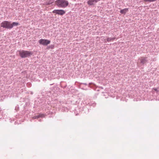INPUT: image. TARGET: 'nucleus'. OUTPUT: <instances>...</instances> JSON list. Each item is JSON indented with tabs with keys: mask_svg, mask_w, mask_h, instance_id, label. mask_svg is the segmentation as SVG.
Masks as SVG:
<instances>
[{
	"mask_svg": "<svg viewBox=\"0 0 159 159\" xmlns=\"http://www.w3.org/2000/svg\"><path fill=\"white\" fill-rule=\"evenodd\" d=\"M55 3L59 7L65 8L68 6L69 3L66 0H57Z\"/></svg>",
	"mask_w": 159,
	"mask_h": 159,
	"instance_id": "f257e3e1",
	"label": "nucleus"
},
{
	"mask_svg": "<svg viewBox=\"0 0 159 159\" xmlns=\"http://www.w3.org/2000/svg\"><path fill=\"white\" fill-rule=\"evenodd\" d=\"M19 54L22 58H25L32 54V53L30 51H19Z\"/></svg>",
	"mask_w": 159,
	"mask_h": 159,
	"instance_id": "f03ea898",
	"label": "nucleus"
},
{
	"mask_svg": "<svg viewBox=\"0 0 159 159\" xmlns=\"http://www.w3.org/2000/svg\"><path fill=\"white\" fill-rule=\"evenodd\" d=\"M1 27L6 29H11V22L4 21L1 24Z\"/></svg>",
	"mask_w": 159,
	"mask_h": 159,
	"instance_id": "7ed1b4c3",
	"label": "nucleus"
},
{
	"mask_svg": "<svg viewBox=\"0 0 159 159\" xmlns=\"http://www.w3.org/2000/svg\"><path fill=\"white\" fill-rule=\"evenodd\" d=\"M39 44L44 46H47L50 44V41L47 39H41L39 40Z\"/></svg>",
	"mask_w": 159,
	"mask_h": 159,
	"instance_id": "20e7f679",
	"label": "nucleus"
},
{
	"mask_svg": "<svg viewBox=\"0 0 159 159\" xmlns=\"http://www.w3.org/2000/svg\"><path fill=\"white\" fill-rule=\"evenodd\" d=\"M52 13L62 16L65 13V11L63 10H55L52 11Z\"/></svg>",
	"mask_w": 159,
	"mask_h": 159,
	"instance_id": "39448f33",
	"label": "nucleus"
},
{
	"mask_svg": "<svg viewBox=\"0 0 159 159\" xmlns=\"http://www.w3.org/2000/svg\"><path fill=\"white\" fill-rule=\"evenodd\" d=\"M139 60L140 61V63L142 64H144L146 63L148 61L147 58V57H141L139 59Z\"/></svg>",
	"mask_w": 159,
	"mask_h": 159,
	"instance_id": "423d86ee",
	"label": "nucleus"
},
{
	"mask_svg": "<svg viewBox=\"0 0 159 159\" xmlns=\"http://www.w3.org/2000/svg\"><path fill=\"white\" fill-rule=\"evenodd\" d=\"M99 0H88L87 3L89 5H92L99 1Z\"/></svg>",
	"mask_w": 159,
	"mask_h": 159,
	"instance_id": "0eeeda50",
	"label": "nucleus"
},
{
	"mask_svg": "<svg viewBox=\"0 0 159 159\" xmlns=\"http://www.w3.org/2000/svg\"><path fill=\"white\" fill-rule=\"evenodd\" d=\"M128 11V8H125L120 11V13L122 14H125Z\"/></svg>",
	"mask_w": 159,
	"mask_h": 159,
	"instance_id": "6e6552de",
	"label": "nucleus"
},
{
	"mask_svg": "<svg viewBox=\"0 0 159 159\" xmlns=\"http://www.w3.org/2000/svg\"><path fill=\"white\" fill-rule=\"evenodd\" d=\"M19 24L18 23L16 22H13L12 23L11 22V29L14 26H16L19 25Z\"/></svg>",
	"mask_w": 159,
	"mask_h": 159,
	"instance_id": "1a4fd4ad",
	"label": "nucleus"
},
{
	"mask_svg": "<svg viewBox=\"0 0 159 159\" xmlns=\"http://www.w3.org/2000/svg\"><path fill=\"white\" fill-rule=\"evenodd\" d=\"M54 1V0H50L48 2H46L44 4L46 5H48L52 3Z\"/></svg>",
	"mask_w": 159,
	"mask_h": 159,
	"instance_id": "9d476101",
	"label": "nucleus"
},
{
	"mask_svg": "<svg viewBox=\"0 0 159 159\" xmlns=\"http://www.w3.org/2000/svg\"><path fill=\"white\" fill-rule=\"evenodd\" d=\"M116 39L115 37L113 38H108L107 39V40L108 42H110L111 41H113V40Z\"/></svg>",
	"mask_w": 159,
	"mask_h": 159,
	"instance_id": "9b49d317",
	"label": "nucleus"
},
{
	"mask_svg": "<svg viewBox=\"0 0 159 159\" xmlns=\"http://www.w3.org/2000/svg\"><path fill=\"white\" fill-rule=\"evenodd\" d=\"M54 46L53 45H51L49 46V47H48L47 48L48 49H49V48L53 49L54 48Z\"/></svg>",
	"mask_w": 159,
	"mask_h": 159,
	"instance_id": "f8f14e48",
	"label": "nucleus"
},
{
	"mask_svg": "<svg viewBox=\"0 0 159 159\" xmlns=\"http://www.w3.org/2000/svg\"><path fill=\"white\" fill-rule=\"evenodd\" d=\"M39 117H43L45 116V115L43 114H40L39 115Z\"/></svg>",
	"mask_w": 159,
	"mask_h": 159,
	"instance_id": "ddd939ff",
	"label": "nucleus"
},
{
	"mask_svg": "<svg viewBox=\"0 0 159 159\" xmlns=\"http://www.w3.org/2000/svg\"><path fill=\"white\" fill-rule=\"evenodd\" d=\"M152 90H154L155 91H156L157 93H158V91L157 90V89L155 88H153Z\"/></svg>",
	"mask_w": 159,
	"mask_h": 159,
	"instance_id": "4468645a",
	"label": "nucleus"
},
{
	"mask_svg": "<svg viewBox=\"0 0 159 159\" xmlns=\"http://www.w3.org/2000/svg\"><path fill=\"white\" fill-rule=\"evenodd\" d=\"M39 118V115L35 116L33 117V118L34 119H36V118Z\"/></svg>",
	"mask_w": 159,
	"mask_h": 159,
	"instance_id": "2eb2a0df",
	"label": "nucleus"
},
{
	"mask_svg": "<svg viewBox=\"0 0 159 159\" xmlns=\"http://www.w3.org/2000/svg\"><path fill=\"white\" fill-rule=\"evenodd\" d=\"M99 87H98V88H96V89H95V90H96L97 91H98L99 90Z\"/></svg>",
	"mask_w": 159,
	"mask_h": 159,
	"instance_id": "dca6fc26",
	"label": "nucleus"
},
{
	"mask_svg": "<svg viewBox=\"0 0 159 159\" xmlns=\"http://www.w3.org/2000/svg\"><path fill=\"white\" fill-rule=\"evenodd\" d=\"M156 0H149V2H153L156 1Z\"/></svg>",
	"mask_w": 159,
	"mask_h": 159,
	"instance_id": "f3484780",
	"label": "nucleus"
},
{
	"mask_svg": "<svg viewBox=\"0 0 159 159\" xmlns=\"http://www.w3.org/2000/svg\"><path fill=\"white\" fill-rule=\"evenodd\" d=\"M145 2H149V0H143Z\"/></svg>",
	"mask_w": 159,
	"mask_h": 159,
	"instance_id": "a211bd4d",
	"label": "nucleus"
},
{
	"mask_svg": "<svg viewBox=\"0 0 159 159\" xmlns=\"http://www.w3.org/2000/svg\"><path fill=\"white\" fill-rule=\"evenodd\" d=\"M27 84L28 85H30V83H28Z\"/></svg>",
	"mask_w": 159,
	"mask_h": 159,
	"instance_id": "6ab92c4d",
	"label": "nucleus"
}]
</instances>
